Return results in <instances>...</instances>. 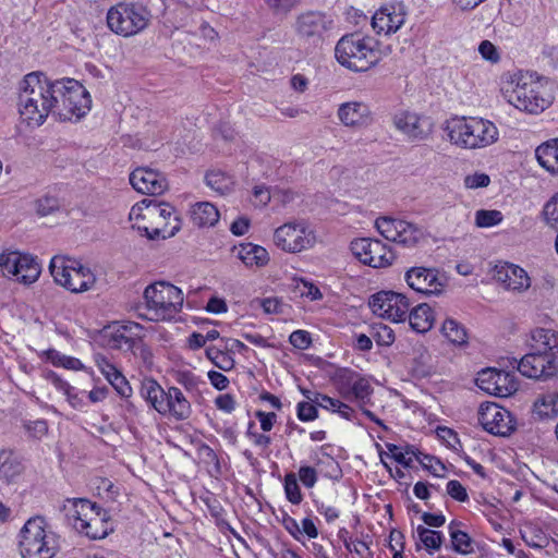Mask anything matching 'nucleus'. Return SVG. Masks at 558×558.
I'll use <instances>...</instances> for the list:
<instances>
[{"instance_id": "obj_1", "label": "nucleus", "mask_w": 558, "mask_h": 558, "mask_svg": "<svg viewBox=\"0 0 558 558\" xmlns=\"http://www.w3.org/2000/svg\"><path fill=\"white\" fill-rule=\"evenodd\" d=\"M52 82L41 73L27 74L19 95V112L29 126H40L51 113L54 116L56 97Z\"/></svg>"}, {"instance_id": "obj_2", "label": "nucleus", "mask_w": 558, "mask_h": 558, "mask_svg": "<svg viewBox=\"0 0 558 558\" xmlns=\"http://www.w3.org/2000/svg\"><path fill=\"white\" fill-rule=\"evenodd\" d=\"M451 144L463 149H481L495 144L499 132L489 120L478 117H456L446 122Z\"/></svg>"}, {"instance_id": "obj_3", "label": "nucleus", "mask_w": 558, "mask_h": 558, "mask_svg": "<svg viewBox=\"0 0 558 558\" xmlns=\"http://www.w3.org/2000/svg\"><path fill=\"white\" fill-rule=\"evenodd\" d=\"M129 218L132 227L145 232L150 240L171 238L180 230V220L169 204L135 205Z\"/></svg>"}, {"instance_id": "obj_4", "label": "nucleus", "mask_w": 558, "mask_h": 558, "mask_svg": "<svg viewBox=\"0 0 558 558\" xmlns=\"http://www.w3.org/2000/svg\"><path fill=\"white\" fill-rule=\"evenodd\" d=\"M377 40L371 36L352 33L342 36L336 45L338 62L356 72H364L377 64L381 58Z\"/></svg>"}, {"instance_id": "obj_5", "label": "nucleus", "mask_w": 558, "mask_h": 558, "mask_svg": "<svg viewBox=\"0 0 558 558\" xmlns=\"http://www.w3.org/2000/svg\"><path fill=\"white\" fill-rule=\"evenodd\" d=\"M508 102L521 111L538 113L550 106L553 96L548 88L532 74L518 73L512 75L506 89Z\"/></svg>"}, {"instance_id": "obj_6", "label": "nucleus", "mask_w": 558, "mask_h": 558, "mask_svg": "<svg viewBox=\"0 0 558 558\" xmlns=\"http://www.w3.org/2000/svg\"><path fill=\"white\" fill-rule=\"evenodd\" d=\"M142 397L163 416L185 421L192 415V405L180 388L170 386L165 390L157 380L145 379L141 388Z\"/></svg>"}, {"instance_id": "obj_7", "label": "nucleus", "mask_w": 558, "mask_h": 558, "mask_svg": "<svg viewBox=\"0 0 558 558\" xmlns=\"http://www.w3.org/2000/svg\"><path fill=\"white\" fill-rule=\"evenodd\" d=\"M145 313L140 315L151 322L171 320L182 310L183 292L178 287L160 281L144 291Z\"/></svg>"}, {"instance_id": "obj_8", "label": "nucleus", "mask_w": 558, "mask_h": 558, "mask_svg": "<svg viewBox=\"0 0 558 558\" xmlns=\"http://www.w3.org/2000/svg\"><path fill=\"white\" fill-rule=\"evenodd\" d=\"M51 92L56 97L54 116L61 121L80 120L90 110V96L76 80L53 81Z\"/></svg>"}, {"instance_id": "obj_9", "label": "nucleus", "mask_w": 558, "mask_h": 558, "mask_svg": "<svg viewBox=\"0 0 558 558\" xmlns=\"http://www.w3.org/2000/svg\"><path fill=\"white\" fill-rule=\"evenodd\" d=\"M43 517L28 519L20 531L19 549L23 558H53L59 550V537L47 531Z\"/></svg>"}, {"instance_id": "obj_10", "label": "nucleus", "mask_w": 558, "mask_h": 558, "mask_svg": "<svg viewBox=\"0 0 558 558\" xmlns=\"http://www.w3.org/2000/svg\"><path fill=\"white\" fill-rule=\"evenodd\" d=\"M151 19L149 10L140 3H118L107 13L108 27L123 37L144 31Z\"/></svg>"}, {"instance_id": "obj_11", "label": "nucleus", "mask_w": 558, "mask_h": 558, "mask_svg": "<svg viewBox=\"0 0 558 558\" xmlns=\"http://www.w3.org/2000/svg\"><path fill=\"white\" fill-rule=\"evenodd\" d=\"M49 270L56 283L74 293L85 292L96 282L93 271L74 259L56 256L50 262Z\"/></svg>"}, {"instance_id": "obj_12", "label": "nucleus", "mask_w": 558, "mask_h": 558, "mask_svg": "<svg viewBox=\"0 0 558 558\" xmlns=\"http://www.w3.org/2000/svg\"><path fill=\"white\" fill-rule=\"evenodd\" d=\"M0 268L5 276H13L24 284L35 282L41 272L36 257L20 252L0 254Z\"/></svg>"}, {"instance_id": "obj_13", "label": "nucleus", "mask_w": 558, "mask_h": 558, "mask_svg": "<svg viewBox=\"0 0 558 558\" xmlns=\"http://www.w3.org/2000/svg\"><path fill=\"white\" fill-rule=\"evenodd\" d=\"M410 306L409 299L404 294L395 291L377 292L369 300L372 312L392 323L407 320Z\"/></svg>"}, {"instance_id": "obj_14", "label": "nucleus", "mask_w": 558, "mask_h": 558, "mask_svg": "<svg viewBox=\"0 0 558 558\" xmlns=\"http://www.w3.org/2000/svg\"><path fill=\"white\" fill-rule=\"evenodd\" d=\"M352 254L364 265L373 268L388 267L396 258L391 248L380 240L361 238L350 245Z\"/></svg>"}, {"instance_id": "obj_15", "label": "nucleus", "mask_w": 558, "mask_h": 558, "mask_svg": "<svg viewBox=\"0 0 558 558\" xmlns=\"http://www.w3.org/2000/svg\"><path fill=\"white\" fill-rule=\"evenodd\" d=\"M332 26L333 21L326 13L308 10L295 17L293 28L301 40L317 44Z\"/></svg>"}, {"instance_id": "obj_16", "label": "nucleus", "mask_w": 558, "mask_h": 558, "mask_svg": "<svg viewBox=\"0 0 558 558\" xmlns=\"http://www.w3.org/2000/svg\"><path fill=\"white\" fill-rule=\"evenodd\" d=\"M274 242L284 252L298 253L311 247L314 236L305 222H288L275 230Z\"/></svg>"}, {"instance_id": "obj_17", "label": "nucleus", "mask_w": 558, "mask_h": 558, "mask_svg": "<svg viewBox=\"0 0 558 558\" xmlns=\"http://www.w3.org/2000/svg\"><path fill=\"white\" fill-rule=\"evenodd\" d=\"M518 371L527 378L546 381L558 375V359L531 350L518 363Z\"/></svg>"}, {"instance_id": "obj_18", "label": "nucleus", "mask_w": 558, "mask_h": 558, "mask_svg": "<svg viewBox=\"0 0 558 558\" xmlns=\"http://www.w3.org/2000/svg\"><path fill=\"white\" fill-rule=\"evenodd\" d=\"M478 423L492 435L506 437L514 430L511 413L496 403H482L478 409Z\"/></svg>"}, {"instance_id": "obj_19", "label": "nucleus", "mask_w": 558, "mask_h": 558, "mask_svg": "<svg viewBox=\"0 0 558 558\" xmlns=\"http://www.w3.org/2000/svg\"><path fill=\"white\" fill-rule=\"evenodd\" d=\"M405 281L418 293L439 295L444 291L447 278L437 268L412 267L405 272Z\"/></svg>"}, {"instance_id": "obj_20", "label": "nucleus", "mask_w": 558, "mask_h": 558, "mask_svg": "<svg viewBox=\"0 0 558 558\" xmlns=\"http://www.w3.org/2000/svg\"><path fill=\"white\" fill-rule=\"evenodd\" d=\"M476 384L482 390L497 397H509L519 388L513 374L495 368L480 372Z\"/></svg>"}, {"instance_id": "obj_21", "label": "nucleus", "mask_w": 558, "mask_h": 558, "mask_svg": "<svg viewBox=\"0 0 558 558\" xmlns=\"http://www.w3.org/2000/svg\"><path fill=\"white\" fill-rule=\"evenodd\" d=\"M142 327L136 323H116L106 327L102 337L111 349L130 351L141 338Z\"/></svg>"}, {"instance_id": "obj_22", "label": "nucleus", "mask_w": 558, "mask_h": 558, "mask_svg": "<svg viewBox=\"0 0 558 558\" xmlns=\"http://www.w3.org/2000/svg\"><path fill=\"white\" fill-rule=\"evenodd\" d=\"M393 125L412 141L426 140L433 132V122L428 117L410 111L396 113Z\"/></svg>"}, {"instance_id": "obj_23", "label": "nucleus", "mask_w": 558, "mask_h": 558, "mask_svg": "<svg viewBox=\"0 0 558 558\" xmlns=\"http://www.w3.org/2000/svg\"><path fill=\"white\" fill-rule=\"evenodd\" d=\"M130 183L142 194L161 195L168 189L166 177L154 169L141 167L130 174Z\"/></svg>"}, {"instance_id": "obj_24", "label": "nucleus", "mask_w": 558, "mask_h": 558, "mask_svg": "<svg viewBox=\"0 0 558 558\" xmlns=\"http://www.w3.org/2000/svg\"><path fill=\"white\" fill-rule=\"evenodd\" d=\"M405 22V12L402 5H387L380 8L372 19L374 31L380 35L396 33Z\"/></svg>"}, {"instance_id": "obj_25", "label": "nucleus", "mask_w": 558, "mask_h": 558, "mask_svg": "<svg viewBox=\"0 0 558 558\" xmlns=\"http://www.w3.org/2000/svg\"><path fill=\"white\" fill-rule=\"evenodd\" d=\"M495 279L502 283L505 288L513 291H524L531 286L526 271L517 265L508 263L496 267Z\"/></svg>"}, {"instance_id": "obj_26", "label": "nucleus", "mask_w": 558, "mask_h": 558, "mask_svg": "<svg viewBox=\"0 0 558 558\" xmlns=\"http://www.w3.org/2000/svg\"><path fill=\"white\" fill-rule=\"evenodd\" d=\"M338 118L345 126L350 128L365 126L372 121L368 106L359 101L342 104L338 109Z\"/></svg>"}, {"instance_id": "obj_27", "label": "nucleus", "mask_w": 558, "mask_h": 558, "mask_svg": "<svg viewBox=\"0 0 558 558\" xmlns=\"http://www.w3.org/2000/svg\"><path fill=\"white\" fill-rule=\"evenodd\" d=\"M80 525L77 532L92 539L105 538L112 530L107 511L98 506L93 510V514L83 520V523H80Z\"/></svg>"}, {"instance_id": "obj_28", "label": "nucleus", "mask_w": 558, "mask_h": 558, "mask_svg": "<svg viewBox=\"0 0 558 558\" xmlns=\"http://www.w3.org/2000/svg\"><path fill=\"white\" fill-rule=\"evenodd\" d=\"M96 506L95 502L84 498L68 499L63 507L68 524L77 531L81 526L80 523L93 514Z\"/></svg>"}, {"instance_id": "obj_29", "label": "nucleus", "mask_w": 558, "mask_h": 558, "mask_svg": "<svg viewBox=\"0 0 558 558\" xmlns=\"http://www.w3.org/2000/svg\"><path fill=\"white\" fill-rule=\"evenodd\" d=\"M530 348L542 354L557 357L558 331L546 328H536L531 331Z\"/></svg>"}, {"instance_id": "obj_30", "label": "nucleus", "mask_w": 558, "mask_h": 558, "mask_svg": "<svg viewBox=\"0 0 558 558\" xmlns=\"http://www.w3.org/2000/svg\"><path fill=\"white\" fill-rule=\"evenodd\" d=\"M23 469V464L12 451H0V481L7 484L15 482Z\"/></svg>"}, {"instance_id": "obj_31", "label": "nucleus", "mask_w": 558, "mask_h": 558, "mask_svg": "<svg viewBox=\"0 0 558 558\" xmlns=\"http://www.w3.org/2000/svg\"><path fill=\"white\" fill-rule=\"evenodd\" d=\"M407 319L415 331L426 332L433 327L435 317L430 306L423 303L409 310Z\"/></svg>"}, {"instance_id": "obj_32", "label": "nucleus", "mask_w": 558, "mask_h": 558, "mask_svg": "<svg viewBox=\"0 0 558 558\" xmlns=\"http://www.w3.org/2000/svg\"><path fill=\"white\" fill-rule=\"evenodd\" d=\"M238 257L248 267H262L269 260V255L263 246L244 243L238 250Z\"/></svg>"}, {"instance_id": "obj_33", "label": "nucleus", "mask_w": 558, "mask_h": 558, "mask_svg": "<svg viewBox=\"0 0 558 558\" xmlns=\"http://www.w3.org/2000/svg\"><path fill=\"white\" fill-rule=\"evenodd\" d=\"M191 219L199 228L213 227L219 220V211L211 203H197L192 208Z\"/></svg>"}, {"instance_id": "obj_34", "label": "nucleus", "mask_w": 558, "mask_h": 558, "mask_svg": "<svg viewBox=\"0 0 558 558\" xmlns=\"http://www.w3.org/2000/svg\"><path fill=\"white\" fill-rule=\"evenodd\" d=\"M535 155L544 169L550 173H558V140L539 145Z\"/></svg>"}, {"instance_id": "obj_35", "label": "nucleus", "mask_w": 558, "mask_h": 558, "mask_svg": "<svg viewBox=\"0 0 558 558\" xmlns=\"http://www.w3.org/2000/svg\"><path fill=\"white\" fill-rule=\"evenodd\" d=\"M426 238V230L415 223L402 220V226L399 228L396 243L402 244L408 247L415 246Z\"/></svg>"}, {"instance_id": "obj_36", "label": "nucleus", "mask_w": 558, "mask_h": 558, "mask_svg": "<svg viewBox=\"0 0 558 558\" xmlns=\"http://www.w3.org/2000/svg\"><path fill=\"white\" fill-rule=\"evenodd\" d=\"M558 409V393L548 392L539 396L533 404V413L538 418L556 415Z\"/></svg>"}, {"instance_id": "obj_37", "label": "nucleus", "mask_w": 558, "mask_h": 558, "mask_svg": "<svg viewBox=\"0 0 558 558\" xmlns=\"http://www.w3.org/2000/svg\"><path fill=\"white\" fill-rule=\"evenodd\" d=\"M357 377V373L348 368L340 369L339 372L336 373L333 377V383L337 387L338 392L343 399L350 401L352 400V388Z\"/></svg>"}, {"instance_id": "obj_38", "label": "nucleus", "mask_w": 558, "mask_h": 558, "mask_svg": "<svg viewBox=\"0 0 558 558\" xmlns=\"http://www.w3.org/2000/svg\"><path fill=\"white\" fill-rule=\"evenodd\" d=\"M206 184L220 195L231 192L233 179L220 170L208 171L205 175Z\"/></svg>"}, {"instance_id": "obj_39", "label": "nucleus", "mask_w": 558, "mask_h": 558, "mask_svg": "<svg viewBox=\"0 0 558 558\" xmlns=\"http://www.w3.org/2000/svg\"><path fill=\"white\" fill-rule=\"evenodd\" d=\"M457 523L452 521L449 524V534L454 551L461 555H469L473 553V541L468 533L456 529Z\"/></svg>"}, {"instance_id": "obj_40", "label": "nucleus", "mask_w": 558, "mask_h": 558, "mask_svg": "<svg viewBox=\"0 0 558 558\" xmlns=\"http://www.w3.org/2000/svg\"><path fill=\"white\" fill-rule=\"evenodd\" d=\"M442 335L454 344H463L466 342L465 328L452 318H447L441 326Z\"/></svg>"}, {"instance_id": "obj_41", "label": "nucleus", "mask_w": 558, "mask_h": 558, "mask_svg": "<svg viewBox=\"0 0 558 558\" xmlns=\"http://www.w3.org/2000/svg\"><path fill=\"white\" fill-rule=\"evenodd\" d=\"M378 232L388 241L395 242L402 220L390 217H379L375 221Z\"/></svg>"}, {"instance_id": "obj_42", "label": "nucleus", "mask_w": 558, "mask_h": 558, "mask_svg": "<svg viewBox=\"0 0 558 558\" xmlns=\"http://www.w3.org/2000/svg\"><path fill=\"white\" fill-rule=\"evenodd\" d=\"M416 534L418 542L422 543L426 549L438 550L442 544V534L440 532L418 525Z\"/></svg>"}, {"instance_id": "obj_43", "label": "nucleus", "mask_w": 558, "mask_h": 558, "mask_svg": "<svg viewBox=\"0 0 558 558\" xmlns=\"http://www.w3.org/2000/svg\"><path fill=\"white\" fill-rule=\"evenodd\" d=\"M504 219L501 211L496 209H480L475 213V225L478 228H490Z\"/></svg>"}, {"instance_id": "obj_44", "label": "nucleus", "mask_w": 558, "mask_h": 558, "mask_svg": "<svg viewBox=\"0 0 558 558\" xmlns=\"http://www.w3.org/2000/svg\"><path fill=\"white\" fill-rule=\"evenodd\" d=\"M46 355L47 359L56 366H63L68 369H81L83 367V364L78 359L63 355L54 349L47 350Z\"/></svg>"}, {"instance_id": "obj_45", "label": "nucleus", "mask_w": 558, "mask_h": 558, "mask_svg": "<svg viewBox=\"0 0 558 558\" xmlns=\"http://www.w3.org/2000/svg\"><path fill=\"white\" fill-rule=\"evenodd\" d=\"M284 493L287 499L293 505H299L303 500L296 475L292 472L284 476Z\"/></svg>"}, {"instance_id": "obj_46", "label": "nucleus", "mask_w": 558, "mask_h": 558, "mask_svg": "<svg viewBox=\"0 0 558 558\" xmlns=\"http://www.w3.org/2000/svg\"><path fill=\"white\" fill-rule=\"evenodd\" d=\"M521 535L526 545L535 548L544 547L547 541L545 534L533 526H526L525 530L521 531Z\"/></svg>"}, {"instance_id": "obj_47", "label": "nucleus", "mask_w": 558, "mask_h": 558, "mask_svg": "<svg viewBox=\"0 0 558 558\" xmlns=\"http://www.w3.org/2000/svg\"><path fill=\"white\" fill-rule=\"evenodd\" d=\"M372 391L373 389L368 380L359 375L355 384H353L352 400H359L364 402L365 399H367L371 396Z\"/></svg>"}, {"instance_id": "obj_48", "label": "nucleus", "mask_w": 558, "mask_h": 558, "mask_svg": "<svg viewBox=\"0 0 558 558\" xmlns=\"http://www.w3.org/2000/svg\"><path fill=\"white\" fill-rule=\"evenodd\" d=\"M344 546L350 553L356 554L359 558H373V553L368 545L363 541L350 538L344 541Z\"/></svg>"}, {"instance_id": "obj_49", "label": "nucleus", "mask_w": 558, "mask_h": 558, "mask_svg": "<svg viewBox=\"0 0 558 558\" xmlns=\"http://www.w3.org/2000/svg\"><path fill=\"white\" fill-rule=\"evenodd\" d=\"M543 214L547 225L558 228V194L546 203Z\"/></svg>"}, {"instance_id": "obj_50", "label": "nucleus", "mask_w": 558, "mask_h": 558, "mask_svg": "<svg viewBox=\"0 0 558 558\" xmlns=\"http://www.w3.org/2000/svg\"><path fill=\"white\" fill-rule=\"evenodd\" d=\"M417 461L424 469L430 471L436 476H440V472L446 470L445 465L437 458L429 454L417 457Z\"/></svg>"}, {"instance_id": "obj_51", "label": "nucleus", "mask_w": 558, "mask_h": 558, "mask_svg": "<svg viewBox=\"0 0 558 558\" xmlns=\"http://www.w3.org/2000/svg\"><path fill=\"white\" fill-rule=\"evenodd\" d=\"M447 494L457 501L464 502L469 500L465 487L457 480H451L447 484Z\"/></svg>"}, {"instance_id": "obj_52", "label": "nucleus", "mask_w": 558, "mask_h": 558, "mask_svg": "<svg viewBox=\"0 0 558 558\" xmlns=\"http://www.w3.org/2000/svg\"><path fill=\"white\" fill-rule=\"evenodd\" d=\"M289 341L294 348L300 350L307 349L312 343L310 332L305 330L293 331L289 337Z\"/></svg>"}, {"instance_id": "obj_53", "label": "nucleus", "mask_w": 558, "mask_h": 558, "mask_svg": "<svg viewBox=\"0 0 558 558\" xmlns=\"http://www.w3.org/2000/svg\"><path fill=\"white\" fill-rule=\"evenodd\" d=\"M276 13H288L296 7L301 0H264Z\"/></svg>"}, {"instance_id": "obj_54", "label": "nucleus", "mask_w": 558, "mask_h": 558, "mask_svg": "<svg viewBox=\"0 0 558 558\" xmlns=\"http://www.w3.org/2000/svg\"><path fill=\"white\" fill-rule=\"evenodd\" d=\"M298 289L301 296H305L312 301L320 300L323 298L320 290L315 284L306 280H301L298 284Z\"/></svg>"}, {"instance_id": "obj_55", "label": "nucleus", "mask_w": 558, "mask_h": 558, "mask_svg": "<svg viewBox=\"0 0 558 558\" xmlns=\"http://www.w3.org/2000/svg\"><path fill=\"white\" fill-rule=\"evenodd\" d=\"M490 183V178L485 173H473L464 178V185L468 189L486 187Z\"/></svg>"}, {"instance_id": "obj_56", "label": "nucleus", "mask_w": 558, "mask_h": 558, "mask_svg": "<svg viewBox=\"0 0 558 558\" xmlns=\"http://www.w3.org/2000/svg\"><path fill=\"white\" fill-rule=\"evenodd\" d=\"M253 425V423H250L246 436L253 441V444L256 447L260 448L262 451L267 450L269 445L271 444L270 436L252 430Z\"/></svg>"}, {"instance_id": "obj_57", "label": "nucleus", "mask_w": 558, "mask_h": 558, "mask_svg": "<svg viewBox=\"0 0 558 558\" xmlns=\"http://www.w3.org/2000/svg\"><path fill=\"white\" fill-rule=\"evenodd\" d=\"M481 56L493 63L498 62L500 57L497 48L489 40H483L478 46Z\"/></svg>"}, {"instance_id": "obj_58", "label": "nucleus", "mask_w": 558, "mask_h": 558, "mask_svg": "<svg viewBox=\"0 0 558 558\" xmlns=\"http://www.w3.org/2000/svg\"><path fill=\"white\" fill-rule=\"evenodd\" d=\"M299 478L306 488H312L317 482V472L312 466H301L299 469Z\"/></svg>"}, {"instance_id": "obj_59", "label": "nucleus", "mask_w": 558, "mask_h": 558, "mask_svg": "<svg viewBox=\"0 0 558 558\" xmlns=\"http://www.w3.org/2000/svg\"><path fill=\"white\" fill-rule=\"evenodd\" d=\"M298 417L303 422L314 421L317 417V409L310 402L298 404Z\"/></svg>"}, {"instance_id": "obj_60", "label": "nucleus", "mask_w": 558, "mask_h": 558, "mask_svg": "<svg viewBox=\"0 0 558 558\" xmlns=\"http://www.w3.org/2000/svg\"><path fill=\"white\" fill-rule=\"evenodd\" d=\"M24 426L35 438H41L48 432V424L45 420L29 421Z\"/></svg>"}, {"instance_id": "obj_61", "label": "nucleus", "mask_w": 558, "mask_h": 558, "mask_svg": "<svg viewBox=\"0 0 558 558\" xmlns=\"http://www.w3.org/2000/svg\"><path fill=\"white\" fill-rule=\"evenodd\" d=\"M178 383L181 384L189 392L197 389L201 380L190 372H181L178 375Z\"/></svg>"}, {"instance_id": "obj_62", "label": "nucleus", "mask_w": 558, "mask_h": 558, "mask_svg": "<svg viewBox=\"0 0 558 558\" xmlns=\"http://www.w3.org/2000/svg\"><path fill=\"white\" fill-rule=\"evenodd\" d=\"M260 305L266 314H281L284 303L278 298H266L262 300Z\"/></svg>"}, {"instance_id": "obj_63", "label": "nucleus", "mask_w": 558, "mask_h": 558, "mask_svg": "<svg viewBox=\"0 0 558 558\" xmlns=\"http://www.w3.org/2000/svg\"><path fill=\"white\" fill-rule=\"evenodd\" d=\"M111 385L122 398H130L132 396V387L123 374H118V377H116L114 383Z\"/></svg>"}, {"instance_id": "obj_64", "label": "nucleus", "mask_w": 558, "mask_h": 558, "mask_svg": "<svg viewBox=\"0 0 558 558\" xmlns=\"http://www.w3.org/2000/svg\"><path fill=\"white\" fill-rule=\"evenodd\" d=\"M58 206V201L54 197H43L38 199L37 211L41 216H47L57 209Z\"/></svg>"}]
</instances>
